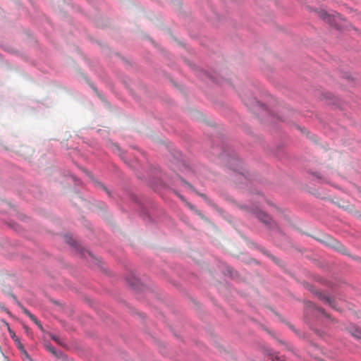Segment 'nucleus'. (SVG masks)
Wrapping results in <instances>:
<instances>
[{"mask_svg":"<svg viewBox=\"0 0 361 361\" xmlns=\"http://www.w3.org/2000/svg\"><path fill=\"white\" fill-rule=\"evenodd\" d=\"M32 321H33L40 329H42V325L36 317Z\"/></svg>","mask_w":361,"mask_h":361,"instance_id":"12","label":"nucleus"},{"mask_svg":"<svg viewBox=\"0 0 361 361\" xmlns=\"http://www.w3.org/2000/svg\"><path fill=\"white\" fill-rule=\"evenodd\" d=\"M51 338H52L53 340H54L55 341H56L57 343H59V341L58 338L56 336H52Z\"/></svg>","mask_w":361,"mask_h":361,"instance_id":"15","label":"nucleus"},{"mask_svg":"<svg viewBox=\"0 0 361 361\" xmlns=\"http://www.w3.org/2000/svg\"><path fill=\"white\" fill-rule=\"evenodd\" d=\"M200 195L201 197H205L204 195H203V194H200Z\"/></svg>","mask_w":361,"mask_h":361,"instance_id":"16","label":"nucleus"},{"mask_svg":"<svg viewBox=\"0 0 361 361\" xmlns=\"http://www.w3.org/2000/svg\"><path fill=\"white\" fill-rule=\"evenodd\" d=\"M352 334L355 338H361V329L356 328Z\"/></svg>","mask_w":361,"mask_h":361,"instance_id":"6","label":"nucleus"},{"mask_svg":"<svg viewBox=\"0 0 361 361\" xmlns=\"http://www.w3.org/2000/svg\"><path fill=\"white\" fill-rule=\"evenodd\" d=\"M235 176L236 179L239 180L242 183L246 180V177L241 173H235Z\"/></svg>","mask_w":361,"mask_h":361,"instance_id":"7","label":"nucleus"},{"mask_svg":"<svg viewBox=\"0 0 361 361\" xmlns=\"http://www.w3.org/2000/svg\"><path fill=\"white\" fill-rule=\"evenodd\" d=\"M32 321H33L40 329H42V325L36 317Z\"/></svg>","mask_w":361,"mask_h":361,"instance_id":"13","label":"nucleus"},{"mask_svg":"<svg viewBox=\"0 0 361 361\" xmlns=\"http://www.w3.org/2000/svg\"><path fill=\"white\" fill-rule=\"evenodd\" d=\"M352 192L356 197H361V190L357 186H354V191Z\"/></svg>","mask_w":361,"mask_h":361,"instance_id":"5","label":"nucleus"},{"mask_svg":"<svg viewBox=\"0 0 361 361\" xmlns=\"http://www.w3.org/2000/svg\"><path fill=\"white\" fill-rule=\"evenodd\" d=\"M128 283L130 286H135L137 283V279L136 278H133L132 281H129Z\"/></svg>","mask_w":361,"mask_h":361,"instance_id":"11","label":"nucleus"},{"mask_svg":"<svg viewBox=\"0 0 361 361\" xmlns=\"http://www.w3.org/2000/svg\"><path fill=\"white\" fill-rule=\"evenodd\" d=\"M319 16L327 22L331 26L340 29L343 25L344 19L338 13H329L322 10L318 13Z\"/></svg>","mask_w":361,"mask_h":361,"instance_id":"1","label":"nucleus"},{"mask_svg":"<svg viewBox=\"0 0 361 361\" xmlns=\"http://www.w3.org/2000/svg\"><path fill=\"white\" fill-rule=\"evenodd\" d=\"M45 348L49 352H50L52 355H54L56 357H61L63 355L61 352H57L56 350V349L51 345H46Z\"/></svg>","mask_w":361,"mask_h":361,"instance_id":"4","label":"nucleus"},{"mask_svg":"<svg viewBox=\"0 0 361 361\" xmlns=\"http://www.w3.org/2000/svg\"><path fill=\"white\" fill-rule=\"evenodd\" d=\"M326 243L331 247H332L333 248H334L335 250H336L337 251L343 253V254H346V248L343 245H341L338 241H337L336 240L332 238L330 236H327L326 237Z\"/></svg>","mask_w":361,"mask_h":361,"instance_id":"3","label":"nucleus"},{"mask_svg":"<svg viewBox=\"0 0 361 361\" xmlns=\"http://www.w3.org/2000/svg\"><path fill=\"white\" fill-rule=\"evenodd\" d=\"M18 305L19 307L21 308L23 312L26 314L27 316H28L31 312L27 310L26 309L25 307H23L22 305H20V303H18Z\"/></svg>","mask_w":361,"mask_h":361,"instance_id":"9","label":"nucleus"},{"mask_svg":"<svg viewBox=\"0 0 361 361\" xmlns=\"http://www.w3.org/2000/svg\"><path fill=\"white\" fill-rule=\"evenodd\" d=\"M243 209L247 210L249 212L252 213L256 216L257 219H259L262 222L269 226V227H273L274 223L272 221L271 218L264 212L258 210L257 209H249L247 207H244Z\"/></svg>","mask_w":361,"mask_h":361,"instance_id":"2","label":"nucleus"},{"mask_svg":"<svg viewBox=\"0 0 361 361\" xmlns=\"http://www.w3.org/2000/svg\"><path fill=\"white\" fill-rule=\"evenodd\" d=\"M324 302L331 306L333 308H336L334 306V302H333L330 298L327 297H324Z\"/></svg>","mask_w":361,"mask_h":361,"instance_id":"8","label":"nucleus"},{"mask_svg":"<svg viewBox=\"0 0 361 361\" xmlns=\"http://www.w3.org/2000/svg\"><path fill=\"white\" fill-rule=\"evenodd\" d=\"M18 305L19 307L21 308L23 312L26 314L27 316H28L31 312L27 310L26 309L25 307H23L22 305H20V303H18Z\"/></svg>","mask_w":361,"mask_h":361,"instance_id":"10","label":"nucleus"},{"mask_svg":"<svg viewBox=\"0 0 361 361\" xmlns=\"http://www.w3.org/2000/svg\"><path fill=\"white\" fill-rule=\"evenodd\" d=\"M27 317H29V318H30L31 320H32V319L35 317V315H33L32 313H30Z\"/></svg>","mask_w":361,"mask_h":361,"instance_id":"14","label":"nucleus"}]
</instances>
